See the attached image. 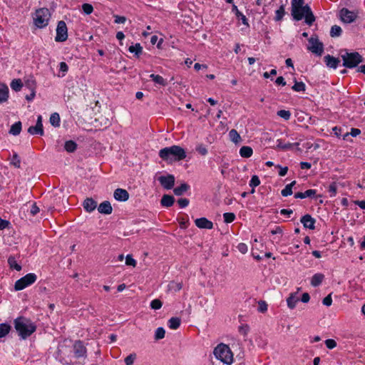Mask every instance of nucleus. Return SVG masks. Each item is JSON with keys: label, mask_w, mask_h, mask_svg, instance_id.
<instances>
[{"label": "nucleus", "mask_w": 365, "mask_h": 365, "mask_svg": "<svg viewBox=\"0 0 365 365\" xmlns=\"http://www.w3.org/2000/svg\"><path fill=\"white\" fill-rule=\"evenodd\" d=\"M49 121L53 126L59 127L61 122L59 114L57 113H52L50 116Z\"/></svg>", "instance_id": "nucleus-30"}, {"label": "nucleus", "mask_w": 365, "mask_h": 365, "mask_svg": "<svg viewBox=\"0 0 365 365\" xmlns=\"http://www.w3.org/2000/svg\"><path fill=\"white\" fill-rule=\"evenodd\" d=\"M25 83L29 88V89L31 91H33L35 89L36 81L33 76H29L26 77L25 79Z\"/></svg>", "instance_id": "nucleus-39"}, {"label": "nucleus", "mask_w": 365, "mask_h": 365, "mask_svg": "<svg viewBox=\"0 0 365 365\" xmlns=\"http://www.w3.org/2000/svg\"><path fill=\"white\" fill-rule=\"evenodd\" d=\"M59 70L62 72V77L66 75L68 70V66L65 62H61L59 64Z\"/></svg>", "instance_id": "nucleus-55"}, {"label": "nucleus", "mask_w": 365, "mask_h": 365, "mask_svg": "<svg viewBox=\"0 0 365 365\" xmlns=\"http://www.w3.org/2000/svg\"><path fill=\"white\" fill-rule=\"evenodd\" d=\"M324 59L327 66L331 68H336L339 63L340 62L338 58H334L330 55L325 56Z\"/></svg>", "instance_id": "nucleus-19"}, {"label": "nucleus", "mask_w": 365, "mask_h": 365, "mask_svg": "<svg viewBox=\"0 0 365 365\" xmlns=\"http://www.w3.org/2000/svg\"><path fill=\"white\" fill-rule=\"evenodd\" d=\"M150 78L156 83L163 86H165L167 84L166 80H165L161 76L151 74L150 75Z\"/></svg>", "instance_id": "nucleus-33"}, {"label": "nucleus", "mask_w": 365, "mask_h": 365, "mask_svg": "<svg viewBox=\"0 0 365 365\" xmlns=\"http://www.w3.org/2000/svg\"><path fill=\"white\" fill-rule=\"evenodd\" d=\"M307 49L317 56H322L324 51V45L317 36H312L309 39Z\"/></svg>", "instance_id": "nucleus-8"}, {"label": "nucleus", "mask_w": 365, "mask_h": 365, "mask_svg": "<svg viewBox=\"0 0 365 365\" xmlns=\"http://www.w3.org/2000/svg\"><path fill=\"white\" fill-rule=\"evenodd\" d=\"M67 26L64 21H61L58 22L56 29V36L55 37L56 41L63 42L68 38Z\"/></svg>", "instance_id": "nucleus-9"}, {"label": "nucleus", "mask_w": 365, "mask_h": 365, "mask_svg": "<svg viewBox=\"0 0 365 365\" xmlns=\"http://www.w3.org/2000/svg\"><path fill=\"white\" fill-rule=\"evenodd\" d=\"M213 354L215 357L226 365H231L234 362V354L230 347L224 344L220 343L214 349Z\"/></svg>", "instance_id": "nucleus-3"}, {"label": "nucleus", "mask_w": 365, "mask_h": 365, "mask_svg": "<svg viewBox=\"0 0 365 365\" xmlns=\"http://www.w3.org/2000/svg\"><path fill=\"white\" fill-rule=\"evenodd\" d=\"M332 303L331 294H329L323 299V304L329 307Z\"/></svg>", "instance_id": "nucleus-61"}, {"label": "nucleus", "mask_w": 365, "mask_h": 365, "mask_svg": "<svg viewBox=\"0 0 365 365\" xmlns=\"http://www.w3.org/2000/svg\"><path fill=\"white\" fill-rule=\"evenodd\" d=\"M229 137L231 141H232L235 143H238L242 140L240 134L235 129H232L229 132Z\"/></svg>", "instance_id": "nucleus-32"}, {"label": "nucleus", "mask_w": 365, "mask_h": 365, "mask_svg": "<svg viewBox=\"0 0 365 365\" xmlns=\"http://www.w3.org/2000/svg\"><path fill=\"white\" fill-rule=\"evenodd\" d=\"M158 181L165 189L170 190L175 184V177L173 175L160 176Z\"/></svg>", "instance_id": "nucleus-11"}, {"label": "nucleus", "mask_w": 365, "mask_h": 365, "mask_svg": "<svg viewBox=\"0 0 365 365\" xmlns=\"http://www.w3.org/2000/svg\"><path fill=\"white\" fill-rule=\"evenodd\" d=\"M253 150L250 146H242L240 149V155L242 158H250L252 156Z\"/></svg>", "instance_id": "nucleus-26"}, {"label": "nucleus", "mask_w": 365, "mask_h": 365, "mask_svg": "<svg viewBox=\"0 0 365 365\" xmlns=\"http://www.w3.org/2000/svg\"><path fill=\"white\" fill-rule=\"evenodd\" d=\"M339 14L341 21L346 24H351L354 22L358 16L357 11H350L345 8L340 11Z\"/></svg>", "instance_id": "nucleus-10"}, {"label": "nucleus", "mask_w": 365, "mask_h": 365, "mask_svg": "<svg viewBox=\"0 0 365 365\" xmlns=\"http://www.w3.org/2000/svg\"><path fill=\"white\" fill-rule=\"evenodd\" d=\"M82 9H83V12L86 14H90L93 11V8L92 5H91L89 4H83Z\"/></svg>", "instance_id": "nucleus-52"}, {"label": "nucleus", "mask_w": 365, "mask_h": 365, "mask_svg": "<svg viewBox=\"0 0 365 365\" xmlns=\"http://www.w3.org/2000/svg\"><path fill=\"white\" fill-rule=\"evenodd\" d=\"M73 353L76 358H85L86 356V349L83 344L80 341H76L73 345Z\"/></svg>", "instance_id": "nucleus-12"}, {"label": "nucleus", "mask_w": 365, "mask_h": 365, "mask_svg": "<svg viewBox=\"0 0 365 365\" xmlns=\"http://www.w3.org/2000/svg\"><path fill=\"white\" fill-rule=\"evenodd\" d=\"M174 203V197L169 195H164L161 199V205L163 207H170Z\"/></svg>", "instance_id": "nucleus-25"}, {"label": "nucleus", "mask_w": 365, "mask_h": 365, "mask_svg": "<svg viewBox=\"0 0 365 365\" xmlns=\"http://www.w3.org/2000/svg\"><path fill=\"white\" fill-rule=\"evenodd\" d=\"M189 188L190 186L187 183H182L180 186L175 187L173 191L175 195L180 196L187 191Z\"/></svg>", "instance_id": "nucleus-28"}, {"label": "nucleus", "mask_w": 365, "mask_h": 365, "mask_svg": "<svg viewBox=\"0 0 365 365\" xmlns=\"http://www.w3.org/2000/svg\"><path fill=\"white\" fill-rule=\"evenodd\" d=\"M15 329L22 339H26L36 331V326L29 319L19 317L14 321Z\"/></svg>", "instance_id": "nucleus-4"}, {"label": "nucleus", "mask_w": 365, "mask_h": 365, "mask_svg": "<svg viewBox=\"0 0 365 365\" xmlns=\"http://www.w3.org/2000/svg\"><path fill=\"white\" fill-rule=\"evenodd\" d=\"M341 56L343 60V66L346 68H354L362 62V57L357 52H345L344 54H341Z\"/></svg>", "instance_id": "nucleus-5"}, {"label": "nucleus", "mask_w": 365, "mask_h": 365, "mask_svg": "<svg viewBox=\"0 0 365 365\" xmlns=\"http://www.w3.org/2000/svg\"><path fill=\"white\" fill-rule=\"evenodd\" d=\"M223 217H224V221L226 223H230L235 220V215L232 212H225L223 215Z\"/></svg>", "instance_id": "nucleus-47"}, {"label": "nucleus", "mask_w": 365, "mask_h": 365, "mask_svg": "<svg viewBox=\"0 0 365 365\" xmlns=\"http://www.w3.org/2000/svg\"><path fill=\"white\" fill-rule=\"evenodd\" d=\"M165 331L163 327H158L155 332V339L159 340L165 337Z\"/></svg>", "instance_id": "nucleus-44"}, {"label": "nucleus", "mask_w": 365, "mask_h": 365, "mask_svg": "<svg viewBox=\"0 0 365 365\" xmlns=\"http://www.w3.org/2000/svg\"><path fill=\"white\" fill-rule=\"evenodd\" d=\"M9 98V88L4 83H0V103L6 102Z\"/></svg>", "instance_id": "nucleus-21"}, {"label": "nucleus", "mask_w": 365, "mask_h": 365, "mask_svg": "<svg viewBox=\"0 0 365 365\" xmlns=\"http://www.w3.org/2000/svg\"><path fill=\"white\" fill-rule=\"evenodd\" d=\"M163 38H160L159 41H158V37L157 36H153L150 38V43L154 45L155 43H157V46L158 48H160V45L163 43Z\"/></svg>", "instance_id": "nucleus-54"}, {"label": "nucleus", "mask_w": 365, "mask_h": 365, "mask_svg": "<svg viewBox=\"0 0 365 365\" xmlns=\"http://www.w3.org/2000/svg\"><path fill=\"white\" fill-rule=\"evenodd\" d=\"M125 264L128 266H132L135 267L136 266V261L134 259L131 255H128L125 257Z\"/></svg>", "instance_id": "nucleus-51"}, {"label": "nucleus", "mask_w": 365, "mask_h": 365, "mask_svg": "<svg viewBox=\"0 0 365 365\" xmlns=\"http://www.w3.org/2000/svg\"><path fill=\"white\" fill-rule=\"evenodd\" d=\"M36 279L37 276L36 274L29 273L15 282L14 289L16 291L22 290L33 284L36 281Z\"/></svg>", "instance_id": "nucleus-7"}, {"label": "nucleus", "mask_w": 365, "mask_h": 365, "mask_svg": "<svg viewBox=\"0 0 365 365\" xmlns=\"http://www.w3.org/2000/svg\"><path fill=\"white\" fill-rule=\"evenodd\" d=\"M301 222L303 224V225L306 228L313 230L315 227H314L315 220L309 215H306L303 216L301 219Z\"/></svg>", "instance_id": "nucleus-17"}, {"label": "nucleus", "mask_w": 365, "mask_h": 365, "mask_svg": "<svg viewBox=\"0 0 365 365\" xmlns=\"http://www.w3.org/2000/svg\"><path fill=\"white\" fill-rule=\"evenodd\" d=\"M113 197L118 201L124 202L128 199L129 194L125 190L118 188L114 191Z\"/></svg>", "instance_id": "nucleus-15"}, {"label": "nucleus", "mask_w": 365, "mask_h": 365, "mask_svg": "<svg viewBox=\"0 0 365 365\" xmlns=\"http://www.w3.org/2000/svg\"><path fill=\"white\" fill-rule=\"evenodd\" d=\"M98 210L101 214L109 215L112 212L113 208L110 202L104 201L99 205Z\"/></svg>", "instance_id": "nucleus-16"}, {"label": "nucleus", "mask_w": 365, "mask_h": 365, "mask_svg": "<svg viewBox=\"0 0 365 365\" xmlns=\"http://www.w3.org/2000/svg\"><path fill=\"white\" fill-rule=\"evenodd\" d=\"M8 263H9V267L11 268V269H16V271H20L21 269V265H19L18 263H17V261L16 259V258L13 256H10L8 259Z\"/></svg>", "instance_id": "nucleus-35"}, {"label": "nucleus", "mask_w": 365, "mask_h": 365, "mask_svg": "<svg viewBox=\"0 0 365 365\" xmlns=\"http://www.w3.org/2000/svg\"><path fill=\"white\" fill-rule=\"evenodd\" d=\"M9 222L7 220H3L0 217V230H2L8 227Z\"/></svg>", "instance_id": "nucleus-63"}, {"label": "nucleus", "mask_w": 365, "mask_h": 365, "mask_svg": "<svg viewBox=\"0 0 365 365\" xmlns=\"http://www.w3.org/2000/svg\"><path fill=\"white\" fill-rule=\"evenodd\" d=\"M180 319L178 317H172L168 321V327L171 329H177L180 325Z\"/></svg>", "instance_id": "nucleus-29"}, {"label": "nucleus", "mask_w": 365, "mask_h": 365, "mask_svg": "<svg viewBox=\"0 0 365 365\" xmlns=\"http://www.w3.org/2000/svg\"><path fill=\"white\" fill-rule=\"evenodd\" d=\"M296 184V181H292L291 183L287 185L282 190L281 194L284 197H287L292 194V187Z\"/></svg>", "instance_id": "nucleus-31"}, {"label": "nucleus", "mask_w": 365, "mask_h": 365, "mask_svg": "<svg viewBox=\"0 0 365 365\" xmlns=\"http://www.w3.org/2000/svg\"><path fill=\"white\" fill-rule=\"evenodd\" d=\"M11 330V326L6 323L0 324V338L6 336Z\"/></svg>", "instance_id": "nucleus-36"}, {"label": "nucleus", "mask_w": 365, "mask_h": 365, "mask_svg": "<svg viewBox=\"0 0 365 365\" xmlns=\"http://www.w3.org/2000/svg\"><path fill=\"white\" fill-rule=\"evenodd\" d=\"M299 145V143H285L282 141V139H278L277 140V148L282 149V150H291L294 146L298 147Z\"/></svg>", "instance_id": "nucleus-22"}, {"label": "nucleus", "mask_w": 365, "mask_h": 365, "mask_svg": "<svg viewBox=\"0 0 365 365\" xmlns=\"http://www.w3.org/2000/svg\"><path fill=\"white\" fill-rule=\"evenodd\" d=\"M260 184V180L258 176L253 175L250 181V186L252 187L251 193H254L255 192V187L258 186Z\"/></svg>", "instance_id": "nucleus-37"}, {"label": "nucleus", "mask_w": 365, "mask_h": 365, "mask_svg": "<svg viewBox=\"0 0 365 365\" xmlns=\"http://www.w3.org/2000/svg\"><path fill=\"white\" fill-rule=\"evenodd\" d=\"M258 310L260 312H265L267 310V304L265 302L261 301L259 302Z\"/></svg>", "instance_id": "nucleus-59"}, {"label": "nucleus", "mask_w": 365, "mask_h": 365, "mask_svg": "<svg viewBox=\"0 0 365 365\" xmlns=\"http://www.w3.org/2000/svg\"><path fill=\"white\" fill-rule=\"evenodd\" d=\"M22 86L23 84L20 79H14L11 83V88L16 91H20Z\"/></svg>", "instance_id": "nucleus-41"}, {"label": "nucleus", "mask_w": 365, "mask_h": 365, "mask_svg": "<svg viewBox=\"0 0 365 365\" xmlns=\"http://www.w3.org/2000/svg\"><path fill=\"white\" fill-rule=\"evenodd\" d=\"M329 192H330V196L334 197L336 194V185L335 183H331L329 186Z\"/></svg>", "instance_id": "nucleus-58"}, {"label": "nucleus", "mask_w": 365, "mask_h": 365, "mask_svg": "<svg viewBox=\"0 0 365 365\" xmlns=\"http://www.w3.org/2000/svg\"><path fill=\"white\" fill-rule=\"evenodd\" d=\"M299 301V297H298L297 292L291 293L289 297L287 299V306L289 309H293L297 303Z\"/></svg>", "instance_id": "nucleus-18"}, {"label": "nucleus", "mask_w": 365, "mask_h": 365, "mask_svg": "<svg viewBox=\"0 0 365 365\" xmlns=\"http://www.w3.org/2000/svg\"><path fill=\"white\" fill-rule=\"evenodd\" d=\"M237 248L242 254H245L248 251V247L245 243H240Z\"/></svg>", "instance_id": "nucleus-57"}, {"label": "nucleus", "mask_w": 365, "mask_h": 365, "mask_svg": "<svg viewBox=\"0 0 365 365\" xmlns=\"http://www.w3.org/2000/svg\"><path fill=\"white\" fill-rule=\"evenodd\" d=\"M316 194L315 190H307L304 192H297L294 195L295 198L304 199L308 197H312Z\"/></svg>", "instance_id": "nucleus-27"}, {"label": "nucleus", "mask_w": 365, "mask_h": 365, "mask_svg": "<svg viewBox=\"0 0 365 365\" xmlns=\"http://www.w3.org/2000/svg\"><path fill=\"white\" fill-rule=\"evenodd\" d=\"M159 156L168 163H172L185 159L186 153L180 146L172 145L160 150Z\"/></svg>", "instance_id": "nucleus-2"}, {"label": "nucleus", "mask_w": 365, "mask_h": 365, "mask_svg": "<svg viewBox=\"0 0 365 365\" xmlns=\"http://www.w3.org/2000/svg\"><path fill=\"white\" fill-rule=\"evenodd\" d=\"M196 151L200 154L201 155H206L208 153L207 151V149L206 148L205 145H204L203 144L200 143V144H198L197 146H196V148H195Z\"/></svg>", "instance_id": "nucleus-46"}, {"label": "nucleus", "mask_w": 365, "mask_h": 365, "mask_svg": "<svg viewBox=\"0 0 365 365\" xmlns=\"http://www.w3.org/2000/svg\"><path fill=\"white\" fill-rule=\"evenodd\" d=\"M354 203L360 208L365 210V200H356L354 201Z\"/></svg>", "instance_id": "nucleus-64"}, {"label": "nucleus", "mask_w": 365, "mask_h": 365, "mask_svg": "<svg viewBox=\"0 0 365 365\" xmlns=\"http://www.w3.org/2000/svg\"><path fill=\"white\" fill-rule=\"evenodd\" d=\"M296 92L304 91L306 86L303 82H297L294 80V85L292 88Z\"/></svg>", "instance_id": "nucleus-40"}, {"label": "nucleus", "mask_w": 365, "mask_h": 365, "mask_svg": "<svg viewBox=\"0 0 365 365\" xmlns=\"http://www.w3.org/2000/svg\"><path fill=\"white\" fill-rule=\"evenodd\" d=\"M49 19V10L46 8H42L36 10L34 16V21L38 28H43L48 25Z\"/></svg>", "instance_id": "nucleus-6"}, {"label": "nucleus", "mask_w": 365, "mask_h": 365, "mask_svg": "<svg viewBox=\"0 0 365 365\" xmlns=\"http://www.w3.org/2000/svg\"><path fill=\"white\" fill-rule=\"evenodd\" d=\"M277 115L284 118V120H289L291 117V113L289 110H280L277 112Z\"/></svg>", "instance_id": "nucleus-49"}, {"label": "nucleus", "mask_w": 365, "mask_h": 365, "mask_svg": "<svg viewBox=\"0 0 365 365\" xmlns=\"http://www.w3.org/2000/svg\"><path fill=\"white\" fill-rule=\"evenodd\" d=\"M195 225L200 229L211 230L213 223L205 217L197 218L195 220Z\"/></svg>", "instance_id": "nucleus-14"}, {"label": "nucleus", "mask_w": 365, "mask_h": 365, "mask_svg": "<svg viewBox=\"0 0 365 365\" xmlns=\"http://www.w3.org/2000/svg\"><path fill=\"white\" fill-rule=\"evenodd\" d=\"M64 148L68 152H73L76 149V143L72 140L66 141Z\"/></svg>", "instance_id": "nucleus-43"}, {"label": "nucleus", "mask_w": 365, "mask_h": 365, "mask_svg": "<svg viewBox=\"0 0 365 365\" xmlns=\"http://www.w3.org/2000/svg\"><path fill=\"white\" fill-rule=\"evenodd\" d=\"M128 50L130 53H133L138 56L143 51V47L140 43H136L134 46H130Z\"/></svg>", "instance_id": "nucleus-38"}, {"label": "nucleus", "mask_w": 365, "mask_h": 365, "mask_svg": "<svg viewBox=\"0 0 365 365\" xmlns=\"http://www.w3.org/2000/svg\"><path fill=\"white\" fill-rule=\"evenodd\" d=\"M83 208L88 212H93L97 207V202L92 198H86L83 203Z\"/></svg>", "instance_id": "nucleus-20"}, {"label": "nucleus", "mask_w": 365, "mask_h": 365, "mask_svg": "<svg viewBox=\"0 0 365 365\" xmlns=\"http://www.w3.org/2000/svg\"><path fill=\"white\" fill-rule=\"evenodd\" d=\"M178 203L181 208H184L188 205L189 200L186 198H180L178 200Z\"/></svg>", "instance_id": "nucleus-60"}, {"label": "nucleus", "mask_w": 365, "mask_h": 365, "mask_svg": "<svg viewBox=\"0 0 365 365\" xmlns=\"http://www.w3.org/2000/svg\"><path fill=\"white\" fill-rule=\"evenodd\" d=\"M324 279V275L322 273H317L314 274L311 279V284L313 287H317L322 284Z\"/></svg>", "instance_id": "nucleus-23"}, {"label": "nucleus", "mask_w": 365, "mask_h": 365, "mask_svg": "<svg viewBox=\"0 0 365 365\" xmlns=\"http://www.w3.org/2000/svg\"><path fill=\"white\" fill-rule=\"evenodd\" d=\"M341 29L337 25H334L331 28L330 35L331 37L339 36L341 34Z\"/></svg>", "instance_id": "nucleus-42"}, {"label": "nucleus", "mask_w": 365, "mask_h": 365, "mask_svg": "<svg viewBox=\"0 0 365 365\" xmlns=\"http://www.w3.org/2000/svg\"><path fill=\"white\" fill-rule=\"evenodd\" d=\"M115 23L116 24H124L126 21L125 17L120 16H115Z\"/></svg>", "instance_id": "nucleus-62"}, {"label": "nucleus", "mask_w": 365, "mask_h": 365, "mask_svg": "<svg viewBox=\"0 0 365 365\" xmlns=\"http://www.w3.org/2000/svg\"><path fill=\"white\" fill-rule=\"evenodd\" d=\"M163 303L160 299H155L151 301L150 307L153 309H159L162 307Z\"/></svg>", "instance_id": "nucleus-48"}, {"label": "nucleus", "mask_w": 365, "mask_h": 365, "mask_svg": "<svg viewBox=\"0 0 365 365\" xmlns=\"http://www.w3.org/2000/svg\"><path fill=\"white\" fill-rule=\"evenodd\" d=\"M325 344L327 347L329 349H332L336 346V342L335 341V340L331 339H327L325 341Z\"/></svg>", "instance_id": "nucleus-56"}, {"label": "nucleus", "mask_w": 365, "mask_h": 365, "mask_svg": "<svg viewBox=\"0 0 365 365\" xmlns=\"http://www.w3.org/2000/svg\"><path fill=\"white\" fill-rule=\"evenodd\" d=\"M304 0H292V15L297 21L304 19L306 24L310 26L315 21V17L310 7L308 5H304Z\"/></svg>", "instance_id": "nucleus-1"}, {"label": "nucleus", "mask_w": 365, "mask_h": 365, "mask_svg": "<svg viewBox=\"0 0 365 365\" xmlns=\"http://www.w3.org/2000/svg\"><path fill=\"white\" fill-rule=\"evenodd\" d=\"M28 132L31 135H43V124H42V118L41 115L38 116L37 122L35 126H31L28 129Z\"/></svg>", "instance_id": "nucleus-13"}, {"label": "nucleus", "mask_w": 365, "mask_h": 365, "mask_svg": "<svg viewBox=\"0 0 365 365\" xmlns=\"http://www.w3.org/2000/svg\"><path fill=\"white\" fill-rule=\"evenodd\" d=\"M284 14V7L282 6L279 9L276 11V15H275V19L277 21H279L282 19L283 16Z\"/></svg>", "instance_id": "nucleus-53"}, {"label": "nucleus", "mask_w": 365, "mask_h": 365, "mask_svg": "<svg viewBox=\"0 0 365 365\" xmlns=\"http://www.w3.org/2000/svg\"><path fill=\"white\" fill-rule=\"evenodd\" d=\"M21 123L18 121L13 124L10 128L9 133L14 135H17L21 133Z\"/></svg>", "instance_id": "nucleus-34"}, {"label": "nucleus", "mask_w": 365, "mask_h": 365, "mask_svg": "<svg viewBox=\"0 0 365 365\" xmlns=\"http://www.w3.org/2000/svg\"><path fill=\"white\" fill-rule=\"evenodd\" d=\"M11 164L14 165L15 168H20L21 165V160L17 155L16 153H14L11 159Z\"/></svg>", "instance_id": "nucleus-45"}, {"label": "nucleus", "mask_w": 365, "mask_h": 365, "mask_svg": "<svg viewBox=\"0 0 365 365\" xmlns=\"http://www.w3.org/2000/svg\"><path fill=\"white\" fill-rule=\"evenodd\" d=\"M136 359L135 354H130L125 359V363L126 365H133Z\"/></svg>", "instance_id": "nucleus-50"}, {"label": "nucleus", "mask_w": 365, "mask_h": 365, "mask_svg": "<svg viewBox=\"0 0 365 365\" xmlns=\"http://www.w3.org/2000/svg\"><path fill=\"white\" fill-rule=\"evenodd\" d=\"M182 287V282H170L168 286V291L172 292H177L180 291Z\"/></svg>", "instance_id": "nucleus-24"}]
</instances>
